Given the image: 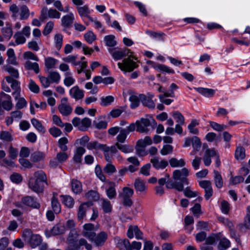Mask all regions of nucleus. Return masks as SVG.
<instances>
[{
  "label": "nucleus",
  "mask_w": 250,
  "mask_h": 250,
  "mask_svg": "<svg viewBox=\"0 0 250 250\" xmlns=\"http://www.w3.org/2000/svg\"><path fill=\"white\" fill-rule=\"evenodd\" d=\"M58 108L60 113L63 116H68L72 111V107L68 104H60Z\"/></svg>",
  "instance_id": "30"
},
{
  "label": "nucleus",
  "mask_w": 250,
  "mask_h": 250,
  "mask_svg": "<svg viewBox=\"0 0 250 250\" xmlns=\"http://www.w3.org/2000/svg\"><path fill=\"white\" fill-rule=\"evenodd\" d=\"M68 143V140L66 137H62L58 141V146L62 151L65 152L68 150V147L66 146Z\"/></svg>",
  "instance_id": "45"
},
{
  "label": "nucleus",
  "mask_w": 250,
  "mask_h": 250,
  "mask_svg": "<svg viewBox=\"0 0 250 250\" xmlns=\"http://www.w3.org/2000/svg\"><path fill=\"white\" fill-rule=\"evenodd\" d=\"M147 64L151 65V66L154 69H159L163 72H165L168 73L172 74H174L175 73L174 70L173 69L169 68L168 67L164 64L157 63L151 61H148Z\"/></svg>",
  "instance_id": "19"
},
{
  "label": "nucleus",
  "mask_w": 250,
  "mask_h": 250,
  "mask_svg": "<svg viewBox=\"0 0 250 250\" xmlns=\"http://www.w3.org/2000/svg\"><path fill=\"white\" fill-rule=\"evenodd\" d=\"M213 174V181L215 186L218 188H222L224 185V181L221 173L219 171L214 170Z\"/></svg>",
  "instance_id": "23"
},
{
  "label": "nucleus",
  "mask_w": 250,
  "mask_h": 250,
  "mask_svg": "<svg viewBox=\"0 0 250 250\" xmlns=\"http://www.w3.org/2000/svg\"><path fill=\"white\" fill-rule=\"evenodd\" d=\"M3 68L6 71L11 75V77L16 79L19 77V74L17 69L9 65L4 66Z\"/></svg>",
  "instance_id": "39"
},
{
  "label": "nucleus",
  "mask_w": 250,
  "mask_h": 250,
  "mask_svg": "<svg viewBox=\"0 0 250 250\" xmlns=\"http://www.w3.org/2000/svg\"><path fill=\"white\" fill-rule=\"evenodd\" d=\"M183 191L184 195L188 198L194 197L198 195V192L191 190L189 187H187L185 189L184 188Z\"/></svg>",
  "instance_id": "63"
},
{
  "label": "nucleus",
  "mask_w": 250,
  "mask_h": 250,
  "mask_svg": "<svg viewBox=\"0 0 250 250\" xmlns=\"http://www.w3.org/2000/svg\"><path fill=\"white\" fill-rule=\"evenodd\" d=\"M65 231V227L63 225L57 224L50 230H46L45 234L47 237L51 235H56L63 233Z\"/></svg>",
  "instance_id": "13"
},
{
  "label": "nucleus",
  "mask_w": 250,
  "mask_h": 250,
  "mask_svg": "<svg viewBox=\"0 0 250 250\" xmlns=\"http://www.w3.org/2000/svg\"><path fill=\"white\" fill-rule=\"evenodd\" d=\"M33 178L36 181L41 183L43 185H48L47 179L45 173L42 170H39L34 173Z\"/></svg>",
  "instance_id": "17"
},
{
  "label": "nucleus",
  "mask_w": 250,
  "mask_h": 250,
  "mask_svg": "<svg viewBox=\"0 0 250 250\" xmlns=\"http://www.w3.org/2000/svg\"><path fill=\"white\" fill-rule=\"evenodd\" d=\"M74 19V16L72 13L63 16L62 18V26L65 28H69L72 25Z\"/></svg>",
  "instance_id": "21"
},
{
  "label": "nucleus",
  "mask_w": 250,
  "mask_h": 250,
  "mask_svg": "<svg viewBox=\"0 0 250 250\" xmlns=\"http://www.w3.org/2000/svg\"><path fill=\"white\" fill-rule=\"evenodd\" d=\"M152 143V139L149 136H146L144 139H140L137 142V145L142 147H145L146 146L150 145Z\"/></svg>",
  "instance_id": "43"
},
{
  "label": "nucleus",
  "mask_w": 250,
  "mask_h": 250,
  "mask_svg": "<svg viewBox=\"0 0 250 250\" xmlns=\"http://www.w3.org/2000/svg\"><path fill=\"white\" fill-rule=\"evenodd\" d=\"M90 202H87L82 204L79 207L77 214L78 219L82 221L86 215V212L88 208L91 206Z\"/></svg>",
  "instance_id": "15"
},
{
  "label": "nucleus",
  "mask_w": 250,
  "mask_h": 250,
  "mask_svg": "<svg viewBox=\"0 0 250 250\" xmlns=\"http://www.w3.org/2000/svg\"><path fill=\"white\" fill-rule=\"evenodd\" d=\"M147 64L151 65V66L154 69H159L163 72H165L168 73L172 74H174L175 73L174 70L173 69L169 68L168 67L164 64L157 63L151 61H148Z\"/></svg>",
  "instance_id": "20"
},
{
  "label": "nucleus",
  "mask_w": 250,
  "mask_h": 250,
  "mask_svg": "<svg viewBox=\"0 0 250 250\" xmlns=\"http://www.w3.org/2000/svg\"><path fill=\"white\" fill-rule=\"evenodd\" d=\"M61 14L56 9L50 8L48 10L46 7H43L41 11V19L42 21L47 18L51 19H59Z\"/></svg>",
  "instance_id": "6"
},
{
  "label": "nucleus",
  "mask_w": 250,
  "mask_h": 250,
  "mask_svg": "<svg viewBox=\"0 0 250 250\" xmlns=\"http://www.w3.org/2000/svg\"><path fill=\"white\" fill-rule=\"evenodd\" d=\"M136 124L137 125L136 130L141 133H144L147 132V127L150 125V123L148 119L142 118L140 121H137Z\"/></svg>",
  "instance_id": "10"
},
{
  "label": "nucleus",
  "mask_w": 250,
  "mask_h": 250,
  "mask_svg": "<svg viewBox=\"0 0 250 250\" xmlns=\"http://www.w3.org/2000/svg\"><path fill=\"white\" fill-rule=\"evenodd\" d=\"M133 233H134L137 239H143V233L137 226L129 227L127 233V237L130 239L133 238Z\"/></svg>",
  "instance_id": "12"
},
{
  "label": "nucleus",
  "mask_w": 250,
  "mask_h": 250,
  "mask_svg": "<svg viewBox=\"0 0 250 250\" xmlns=\"http://www.w3.org/2000/svg\"><path fill=\"white\" fill-rule=\"evenodd\" d=\"M189 170L186 167H183L180 169H176L172 173V180H167V188H174L178 191H182L184 189V185H188L189 181L187 178L189 175Z\"/></svg>",
  "instance_id": "2"
},
{
  "label": "nucleus",
  "mask_w": 250,
  "mask_h": 250,
  "mask_svg": "<svg viewBox=\"0 0 250 250\" xmlns=\"http://www.w3.org/2000/svg\"><path fill=\"white\" fill-rule=\"evenodd\" d=\"M169 163L172 167H182L186 165V162L183 159H178L176 158L170 159Z\"/></svg>",
  "instance_id": "25"
},
{
  "label": "nucleus",
  "mask_w": 250,
  "mask_h": 250,
  "mask_svg": "<svg viewBox=\"0 0 250 250\" xmlns=\"http://www.w3.org/2000/svg\"><path fill=\"white\" fill-rule=\"evenodd\" d=\"M216 155V152L214 149H207L203 157V161L205 166H209L211 163V157Z\"/></svg>",
  "instance_id": "22"
},
{
  "label": "nucleus",
  "mask_w": 250,
  "mask_h": 250,
  "mask_svg": "<svg viewBox=\"0 0 250 250\" xmlns=\"http://www.w3.org/2000/svg\"><path fill=\"white\" fill-rule=\"evenodd\" d=\"M32 125L37 129L39 131L44 133L45 132V129L44 126L42 125L41 123L36 119H32L31 121Z\"/></svg>",
  "instance_id": "49"
},
{
  "label": "nucleus",
  "mask_w": 250,
  "mask_h": 250,
  "mask_svg": "<svg viewBox=\"0 0 250 250\" xmlns=\"http://www.w3.org/2000/svg\"><path fill=\"white\" fill-rule=\"evenodd\" d=\"M54 42L56 48L59 50L62 44L63 36L62 34L58 33L54 36Z\"/></svg>",
  "instance_id": "42"
},
{
  "label": "nucleus",
  "mask_w": 250,
  "mask_h": 250,
  "mask_svg": "<svg viewBox=\"0 0 250 250\" xmlns=\"http://www.w3.org/2000/svg\"><path fill=\"white\" fill-rule=\"evenodd\" d=\"M246 157L245 149L240 145L237 146L235 151V158L237 160H243Z\"/></svg>",
  "instance_id": "28"
},
{
  "label": "nucleus",
  "mask_w": 250,
  "mask_h": 250,
  "mask_svg": "<svg viewBox=\"0 0 250 250\" xmlns=\"http://www.w3.org/2000/svg\"><path fill=\"white\" fill-rule=\"evenodd\" d=\"M173 118L176 120V122H177L179 124L183 125L185 123V118L182 115V114L179 111H175L172 113V114Z\"/></svg>",
  "instance_id": "52"
},
{
  "label": "nucleus",
  "mask_w": 250,
  "mask_h": 250,
  "mask_svg": "<svg viewBox=\"0 0 250 250\" xmlns=\"http://www.w3.org/2000/svg\"><path fill=\"white\" fill-rule=\"evenodd\" d=\"M129 101L131 102L130 107L131 108H135L139 106L140 104V97L132 95L129 97Z\"/></svg>",
  "instance_id": "47"
},
{
  "label": "nucleus",
  "mask_w": 250,
  "mask_h": 250,
  "mask_svg": "<svg viewBox=\"0 0 250 250\" xmlns=\"http://www.w3.org/2000/svg\"><path fill=\"white\" fill-rule=\"evenodd\" d=\"M21 202L24 205L33 208H39L40 207V204L37 201L36 199L32 196H26L22 198Z\"/></svg>",
  "instance_id": "14"
},
{
  "label": "nucleus",
  "mask_w": 250,
  "mask_h": 250,
  "mask_svg": "<svg viewBox=\"0 0 250 250\" xmlns=\"http://www.w3.org/2000/svg\"><path fill=\"white\" fill-rule=\"evenodd\" d=\"M48 77L51 83H58L61 78L60 74L57 72H50Z\"/></svg>",
  "instance_id": "59"
},
{
  "label": "nucleus",
  "mask_w": 250,
  "mask_h": 250,
  "mask_svg": "<svg viewBox=\"0 0 250 250\" xmlns=\"http://www.w3.org/2000/svg\"><path fill=\"white\" fill-rule=\"evenodd\" d=\"M104 145L99 143L97 141H94L88 143L86 145V147L89 150L97 149L103 151Z\"/></svg>",
  "instance_id": "32"
},
{
  "label": "nucleus",
  "mask_w": 250,
  "mask_h": 250,
  "mask_svg": "<svg viewBox=\"0 0 250 250\" xmlns=\"http://www.w3.org/2000/svg\"><path fill=\"white\" fill-rule=\"evenodd\" d=\"M196 89L199 93L206 97H212L215 93V90L212 89L199 87Z\"/></svg>",
  "instance_id": "34"
},
{
  "label": "nucleus",
  "mask_w": 250,
  "mask_h": 250,
  "mask_svg": "<svg viewBox=\"0 0 250 250\" xmlns=\"http://www.w3.org/2000/svg\"><path fill=\"white\" fill-rule=\"evenodd\" d=\"M78 12L80 15V16L82 17H87L91 21H93L92 19L88 16V14L90 13V10L89 9L88 6L86 5H84L81 7H78L77 8Z\"/></svg>",
  "instance_id": "31"
},
{
  "label": "nucleus",
  "mask_w": 250,
  "mask_h": 250,
  "mask_svg": "<svg viewBox=\"0 0 250 250\" xmlns=\"http://www.w3.org/2000/svg\"><path fill=\"white\" fill-rule=\"evenodd\" d=\"M199 125L198 122L196 120H192L191 123L188 125V129L190 133L197 134L198 133V130L195 128V126Z\"/></svg>",
  "instance_id": "48"
},
{
  "label": "nucleus",
  "mask_w": 250,
  "mask_h": 250,
  "mask_svg": "<svg viewBox=\"0 0 250 250\" xmlns=\"http://www.w3.org/2000/svg\"><path fill=\"white\" fill-rule=\"evenodd\" d=\"M194 220L192 217L189 216H187L185 218V228L188 230L189 232H190L193 229V227L189 226L190 225L193 224Z\"/></svg>",
  "instance_id": "58"
},
{
  "label": "nucleus",
  "mask_w": 250,
  "mask_h": 250,
  "mask_svg": "<svg viewBox=\"0 0 250 250\" xmlns=\"http://www.w3.org/2000/svg\"><path fill=\"white\" fill-rule=\"evenodd\" d=\"M128 134L127 131L125 130V129H121L119 134L116 137L117 142H119L120 144L124 143Z\"/></svg>",
  "instance_id": "41"
},
{
  "label": "nucleus",
  "mask_w": 250,
  "mask_h": 250,
  "mask_svg": "<svg viewBox=\"0 0 250 250\" xmlns=\"http://www.w3.org/2000/svg\"><path fill=\"white\" fill-rule=\"evenodd\" d=\"M101 200L102 201V206L104 211L106 213L111 212L112 207L110 201L105 199H102Z\"/></svg>",
  "instance_id": "51"
},
{
  "label": "nucleus",
  "mask_w": 250,
  "mask_h": 250,
  "mask_svg": "<svg viewBox=\"0 0 250 250\" xmlns=\"http://www.w3.org/2000/svg\"><path fill=\"white\" fill-rule=\"evenodd\" d=\"M14 38L15 39V42L17 44H23L26 42L25 38L22 35L21 32L16 33L14 36Z\"/></svg>",
  "instance_id": "54"
},
{
  "label": "nucleus",
  "mask_w": 250,
  "mask_h": 250,
  "mask_svg": "<svg viewBox=\"0 0 250 250\" xmlns=\"http://www.w3.org/2000/svg\"><path fill=\"white\" fill-rule=\"evenodd\" d=\"M3 37L9 40L13 35V31L11 27L7 25L5 27H3L1 30Z\"/></svg>",
  "instance_id": "36"
},
{
  "label": "nucleus",
  "mask_w": 250,
  "mask_h": 250,
  "mask_svg": "<svg viewBox=\"0 0 250 250\" xmlns=\"http://www.w3.org/2000/svg\"><path fill=\"white\" fill-rule=\"evenodd\" d=\"M210 125L214 130L218 131H222L227 128V126L225 125L219 124L214 122H210Z\"/></svg>",
  "instance_id": "61"
},
{
  "label": "nucleus",
  "mask_w": 250,
  "mask_h": 250,
  "mask_svg": "<svg viewBox=\"0 0 250 250\" xmlns=\"http://www.w3.org/2000/svg\"><path fill=\"white\" fill-rule=\"evenodd\" d=\"M123 143H116V146L119 150L124 153H130L133 151L134 148L132 146L124 145Z\"/></svg>",
  "instance_id": "27"
},
{
  "label": "nucleus",
  "mask_w": 250,
  "mask_h": 250,
  "mask_svg": "<svg viewBox=\"0 0 250 250\" xmlns=\"http://www.w3.org/2000/svg\"><path fill=\"white\" fill-rule=\"evenodd\" d=\"M24 66L27 70H33L36 74L40 72L39 66L37 62H32L30 61H27L25 62Z\"/></svg>",
  "instance_id": "24"
},
{
  "label": "nucleus",
  "mask_w": 250,
  "mask_h": 250,
  "mask_svg": "<svg viewBox=\"0 0 250 250\" xmlns=\"http://www.w3.org/2000/svg\"><path fill=\"white\" fill-rule=\"evenodd\" d=\"M57 62V60L52 57H47L45 59V66L48 70L54 68Z\"/></svg>",
  "instance_id": "37"
},
{
  "label": "nucleus",
  "mask_w": 250,
  "mask_h": 250,
  "mask_svg": "<svg viewBox=\"0 0 250 250\" xmlns=\"http://www.w3.org/2000/svg\"><path fill=\"white\" fill-rule=\"evenodd\" d=\"M134 185L135 188L137 191L144 192L146 189V182L140 178H137L135 179Z\"/></svg>",
  "instance_id": "26"
},
{
  "label": "nucleus",
  "mask_w": 250,
  "mask_h": 250,
  "mask_svg": "<svg viewBox=\"0 0 250 250\" xmlns=\"http://www.w3.org/2000/svg\"><path fill=\"white\" fill-rule=\"evenodd\" d=\"M69 156L65 152H60L57 153L56 160L59 163H62L67 160Z\"/></svg>",
  "instance_id": "62"
},
{
  "label": "nucleus",
  "mask_w": 250,
  "mask_h": 250,
  "mask_svg": "<svg viewBox=\"0 0 250 250\" xmlns=\"http://www.w3.org/2000/svg\"><path fill=\"white\" fill-rule=\"evenodd\" d=\"M41 240V237L40 235L34 234L27 242L32 248H35L40 245Z\"/></svg>",
  "instance_id": "33"
},
{
  "label": "nucleus",
  "mask_w": 250,
  "mask_h": 250,
  "mask_svg": "<svg viewBox=\"0 0 250 250\" xmlns=\"http://www.w3.org/2000/svg\"><path fill=\"white\" fill-rule=\"evenodd\" d=\"M134 193L133 190L128 187H124L122 191L119 194V198L121 199L123 205L125 207H130L133 204L131 199Z\"/></svg>",
  "instance_id": "3"
},
{
  "label": "nucleus",
  "mask_w": 250,
  "mask_h": 250,
  "mask_svg": "<svg viewBox=\"0 0 250 250\" xmlns=\"http://www.w3.org/2000/svg\"><path fill=\"white\" fill-rule=\"evenodd\" d=\"M192 146L194 151H198L200 150L201 146V142L198 137L196 136H194L192 137Z\"/></svg>",
  "instance_id": "60"
},
{
  "label": "nucleus",
  "mask_w": 250,
  "mask_h": 250,
  "mask_svg": "<svg viewBox=\"0 0 250 250\" xmlns=\"http://www.w3.org/2000/svg\"><path fill=\"white\" fill-rule=\"evenodd\" d=\"M153 167L156 169H164L168 165V162L165 159H161L158 157H155L150 160Z\"/></svg>",
  "instance_id": "11"
},
{
  "label": "nucleus",
  "mask_w": 250,
  "mask_h": 250,
  "mask_svg": "<svg viewBox=\"0 0 250 250\" xmlns=\"http://www.w3.org/2000/svg\"><path fill=\"white\" fill-rule=\"evenodd\" d=\"M140 101L142 104L147 108L154 109L155 107V101L153 100L154 97L153 94L147 93L146 94H139Z\"/></svg>",
  "instance_id": "5"
},
{
  "label": "nucleus",
  "mask_w": 250,
  "mask_h": 250,
  "mask_svg": "<svg viewBox=\"0 0 250 250\" xmlns=\"http://www.w3.org/2000/svg\"><path fill=\"white\" fill-rule=\"evenodd\" d=\"M30 11L25 5H21L20 8V19L21 20H25L27 19L30 16Z\"/></svg>",
  "instance_id": "29"
},
{
  "label": "nucleus",
  "mask_w": 250,
  "mask_h": 250,
  "mask_svg": "<svg viewBox=\"0 0 250 250\" xmlns=\"http://www.w3.org/2000/svg\"><path fill=\"white\" fill-rule=\"evenodd\" d=\"M109 51L115 60H119L124 57L128 56V58L124 59L122 62L118 63V67L121 70L125 72H131L138 67V65L131 59V58L132 57L135 60H137V59L135 57H132L131 54L129 55L130 53H132L129 49L124 48L112 52V49L110 48Z\"/></svg>",
  "instance_id": "1"
},
{
  "label": "nucleus",
  "mask_w": 250,
  "mask_h": 250,
  "mask_svg": "<svg viewBox=\"0 0 250 250\" xmlns=\"http://www.w3.org/2000/svg\"><path fill=\"white\" fill-rule=\"evenodd\" d=\"M61 197L62 198V203L68 208H72L74 204V200L70 196L62 195Z\"/></svg>",
  "instance_id": "38"
},
{
  "label": "nucleus",
  "mask_w": 250,
  "mask_h": 250,
  "mask_svg": "<svg viewBox=\"0 0 250 250\" xmlns=\"http://www.w3.org/2000/svg\"><path fill=\"white\" fill-rule=\"evenodd\" d=\"M9 11L12 13V17L16 19L19 14V7L15 3H13L9 6Z\"/></svg>",
  "instance_id": "50"
},
{
  "label": "nucleus",
  "mask_w": 250,
  "mask_h": 250,
  "mask_svg": "<svg viewBox=\"0 0 250 250\" xmlns=\"http://www.w3.org/2000/svg\"><path fill=\"white\" fill-rule=\"evenodd\" d=\"M45 154L40 151H36L31 154V158L34 162H38L43 160Z\"/></svg>",
  "instance_id": "44"
},
{
  "label": "nucleus",
  "mask_w": 250,
  "mask_h": 250,
  "mask_svg": "<svg viewBox=\"0 0 250 250\" xmlns=\"http://www.w3.org/2000/svg\"><path fill=\"white\" fill-rule=\"evenodd\" d=\"M71 188L75 193H79L82 190L81 183L77 180L73 179L71 182Z\"/></svg>",
  "instance_id": "35"
},
{
  "label": "nucleus",
  "mask_w": 250,
  "mask_h": 250,
  "mask_svg": "<svg viewBox=\"0 0 250 250\" xmlns=\"http://www.w3.org/2000/svg\"><path fill=\"white\" fill-rule=\"evenodd\" d=\"M51 203L52 207L54 212L55 213H60L61 211V206L57 199L55 197L54 195L52 197Z\"/></svg>",
  "instance_id": "46"
},
{
  "label": "nucleus",
  "mask_w": 250,
  "mask_h": 250,
  "mask_svg": "<svg viewBox=\"0 0 250 250\" xmlns=\"http://www.w3.org/2000/svg\"><path fill=\"white\" fill-rule=\"evenodd\" d=\"M0 139L4 142H8L13 140L11 134L6 131H2L0 132Z\"/></svg>",
  "instance_id": "55"
},
{
  "label": "nucleus",
  "mask_w": 250,
  "mask_h": 250,
  "mask_svg": "<svg viewBox=\"0 0 250 250\" xmlns=\"http://www.w3.org/2000/svg\"><path fill=\"white\" fill-rule=\"evenodd\" d=\"M71 96L76 100L82 99L84 97V92L78 86L73 87L69 91Z\"/></svg>",
  "instance_id": "18"
},
{
  "label": "nucleus",
  "mask_w": 250,
  "mask_h": 250,
  "mask_svg": "<svg viewBox=\"0 0 250 250\" xmlns=\"http://www.w3.org/2000/svg\"><path fill=\"white\" fill-rule=\"evenodd\" d=\"M84 37L85 41L89 43H92L96 39V35L92 31L86 33Z\"/></svg>",
  "instance_id": "64"
},
{
  "label": "nucleus",
  "mask_w": 250,
  "mask_h": 250,
  "mask_svg": "<svg viewBox=\"0 0 250 250\" xmlns=\"http://www.w3.org/2000/svg\"><path fill=\"white\" fill-rule=\"evenodd\" d=\"M0 99L3 108L6 110H10L13 106L11 97L3 92L0 94Z\"/></svg>",
  "instance_id": "8"
},
{
  "label": "nucleus",
  "mask_w": 250,
  "mask_h": 250,
  "mask_svg": "<svg viewBox=\"0 0 250 250\" xmlns=\"http://www.w3.org/2000/svg\"><path fill=\"white\" fill-rule=\"evenodd\" d=\"M107 239V234L104 231H101L97 235L96 234L95 237L92 242H94L96 246L99 247L103 246Z\"/></svg>",
  "instance_id": "16"
},
{
  "label": "nucleus",
  "mask_w": 250,
  "mask_h": 250,
  "mask_svg": "<svg viewBox=\"0 0 250 250\" xmlns=\"http://www.w3.org/2000/svg\"><path fill=\"white\" fill-rule=\"evenodd\" d=\"M104 40L107 46L110 47L114 46L116 44V42L115 40V36L113 35H108L104 37Z\"/></svg>",
  "instance_id": "57"
},
{
  "label": "nucleus",
  "mask_w": 250,
  "mask_h": 250,
  "mask_svg": "<svg viewBox=\"0 0 250 250\" xmlns=\"http://www.w3.org/2000/svg\"><path fill=\"white\" fill-rule=\"evenodd\" d=\"M28 186L32 191L37 193H42L44 188V185L36 181L33 178H30L28 182Z\"/></svg>",
  "instance_id": "9"
},
{
  "label": "nucleus",
  "mask_w": 250,
  "mask_h": 250,
  "mask_svg": "<svg viewBox=\"0 0 250 250\" xmlns=\"http://www.w3.org/2000/svg\"><path fill=\"white\" fill-rule=\"evenodd\" d=\"M85 197L88 200L91 201H96L99 198L98 193L97 191L92 190H91L86 193L85 194Z\"/></svg>",
  "instance_id": "53"
},
{
  "label": "nucleus",
  "mask_w": 250,
  "mask_h": 250,
  "mask_svg": "<svg viewBox=\"0 0 250 250\" xmlns=\"http://www.w3.org/2000/svg\"><path fill=\"white\" fill-rule=\"evenodd\" d=\"M230 243L229 241L226 238H223L220 239L218 245L219 250H226L230 247Z\"/></svg>",
  "instance_id": "40"
},
{
  "label": "nucleus",
  "mask_w": 250,
  "mask_h": 250,
  "mask_svg": "<svg viewBox=\"0 0 250 250\" xmlns=\"http://www.w3.org/2000/svg\"><path fill=\"white\" fill-rule=\"evenodd\" d=\"M98 226H95L91 223H87L83 226L82 235L90 241H93L96 236L95 231L98 229Z\"/></svg>",
  "instance_id": "4"
},
{
  "label": "nucleus",
  "mask_w": 250,
  "mask_h": 250,
  "mask_svg": "<svg viewBox=\"0 0 250 250\" xmlns=\"http://www.w3.org/2000/svg\"><path fill=\"white\" fill-rule=\"evenodd\" d=\"M200 186L204 189L205 191V197L208 200L213 194V189L211 183L208 180H203L199 182Z\"/></svg>",
  "instance_id": "7"
},
{
  "label": "nucleus",
  "mask_w": 250,
  "mask_h": 250,
  "mask_svg": "<svg viewBox=\"0 0 250 250\" xmlns=\"http://www.w3.org/2000/svg\"><path fill=\"white\" fill-rule=\"evenodd\" d=\"M101 105L104 106H106L110 105L114 100V98L112 96H108L105 97L101 98Z\"/></svg>",
  "instance_id": "56"
}]
</instances>
